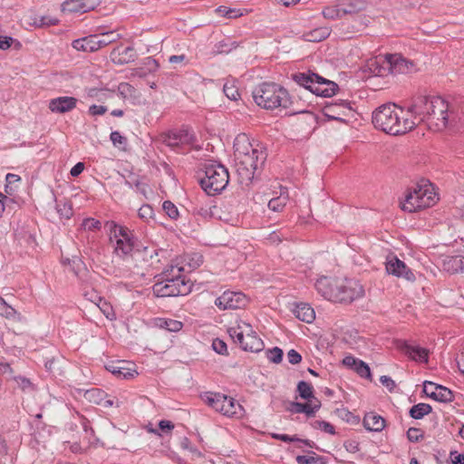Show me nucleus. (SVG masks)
<instances>
[{
  "mask_svg": "<svg viewBox=\"0 0 464 464\" xmlns=\"http://www.w3.org/2000/svg\"><path fill=\"white\" fill-rule=\"evenodd\" d=\"M431 407L426 403H419L411 407L410 415L411 418L420 420L431 411Z\"/></svg>",
  "mask_w": 464,
  "mask_h": 464,
  "instance_id": "34",
  "label": "nucleus"
},
{
  "mask_svg": "<svg viewBox=\"0 0 464 464\" xmlns=\"http://www.w3.org/2000/svg\"><path fill=\"white\" fill-rule=\"evenodd\" d=\"M215 12L219 16L227 18H237L242 15V13L239 10L227 8L226 6H218L216 8Z\"/></svg>",
  "mask_w": 464,
  "mask_h": 464,
  "instance_id": "43",
  "label": "nucleus"
},
{
  "mask_svg": "<svg viewBox=\"0 0 464 464\" xmlns=\"http://www.w3.org/2000/svg\"><path fill=\"white\" fill-rule=\"evenodd\" d=\"M329 34L328 29H316L312 34V39L311 41H321L322 39H324Z\"/></svg>",
  "mask_w": 464,
  "mask_h": 464,
  "instance_id": "57",
  "label": "nucleus"
},
{
  "mask_svg": "<svg viewBox=\"0 0 464 464\" xmlns=\"http://www.w3.org/2000/svg\"><path fill=\"white\" fill-rule=\"evenodd\" d=\"M401 350L411 359H412L416 362H428L429 351L425 348H422L419 345L405 343L401 347Z\"/></svg>",
  "mask_w": 464,
  "mask_h": 464,
  "instance_id": "25",
  "label": "nucleus"
},
{
  "mask_svg": "<svg viewBox=\"0 0 464 464\" xmlns=\"http://www.w3.org/2000/svg\"><path fill=\"white\" fill-rule=\"evenodd\" d=\"M138 215L140 218L148 220L153 217V208L150 205H143L140 208Z\"/></svg>",
  "mask_w": 464,
  "mask_h": 464,
  "instance_id": "54",
  "label": "nucleus"
},
{
  "mask_svg": "<svg viewBox=\"0 0 464 464\" xmlns=\"http://www.w3.org/2000/svg\"><path fill=\"white\" fill-rule=\"evenodd\" d=\"M236 170L241 183L251 181L256 171L266 159V153L258 143L253 144L245 134L238 135L234 142Z\"/></svg>",
  "mask_w": 464,
  "mask_h": 464,
  "instance_id": "1",
  "label": "nucleus"
},
{
  "mask_svg": "<svg viewBox=\"0 0 464 464\" xmlns=\"http://www.w3.org/2000/svg\"><path fill=\"white\" fill-rule=\"evenodd\" d=\"M162 142L169 147L176 148L183 144H189L193 141V134L188 130L181 129L171 130L162 135Z\"/></svg>",
  "mask_w": 464,
  "mask_h": 464,
  "instance_id": "17",
  "label": "nucleus"
},
{
  "mask_svg": "<svg viewBox=\"0 0 464 464\" xmlns=\"http://www.w3.org/2000/svg\"><path fill=\"white\" fill-rule=\"evenodd\" d=\"M58 20L50 16H39L35 17L33 24L36 27H44L57 24Z\"/></svg>",
  "mask_w": 464,
  "mask_h": 464,
  "instance_id": "45",
  "label": "nucleus"
},
{
  "mask_svg": "<svg viewBox=\"0 0 464 464\" xmlns=\"http://www.w3.org/2000/svg\"><path fill=\"white\" fill-rule=\"evenodd\" d=\"M77 104V99L74 97L62 96L52 99L49 102V109L53 112L65 113L72 111Z\"/></svg>",
  "mask_w": 464,
  "mask_h": 464,
  "instance_id": "21",
  "label": "nucleus"
},
{
  "mask_svg": "<svg viewBox=\"0 0 464 464\" xmlns=\"http://www.w3.org/2000/svg\"><path fill=\"white\" fill-rule=\"evenodd\" d=\"M6 184L5 186V192L8 195H13L21 181V178L13 173H8L5 177Z\"/></svg>",
  "mask_w": 464,
  "mask_h": 464,
  "instance_id": "37",
  "label": "nucleus"
},
{
  "mask_svg": "<svg viewBox=\"0 0 464 464\" xmlns=\"http://www.w3.org/2000/svg\"><path fill=\"white\" fill-rule=\"evenodd\" d=\"M437 200L432 185L426 183L410 189L401 206L402 210L412 213L433 206Z\"/></svg>",
  "mask_w": 464,
  "mask_h": 464,
  "instance_id": "7",
  "label": "nucleus"
},
{
  "mask_svg": "<svg viewBox=\"0 0 464 464\" xmlns=\"http://www.w3.org/2000/svg\"><path fill=\"white\" fill-rule=\"evenodd\" d=\"M440 385H438L434 382H424L423 383V392L430 397V398H434V396L436 395V392L439 389Z\"/></svg>",
  "mask_w": 464,
  "mask_h": 464,
  "instance_id": "51",
  "label": "nucleus"
},
{
  "mask_svg": "<svg viewBox=\"0 0 464 464\" xmlns=\"http://www.w3.org/2000/svg\"><path fill=\"white\" fill-rule=\"evenodd\" d=\"M430 113L426 123L433 130H442L447 128L450 120L448 102L439 96H433V103L430 105Z\"/></svg>",
  "mask_w": 464,
  "mask_h": 464,
  "instance_id": "12",
  "label": "nucleus"
},
{
  "mask_svg": "<svg viewBox=\"0 0 464 464\" xmlns=\"http://www.w3.org/2000/svg\"><path fill=\"white\" fill-rule=\"evenodd\" d=\"M341 108L343 110V115H345V111H350L352 110L347 102H342L341 103H332L325 106V115L334 120H340V113H338V115H335V113H337V110Z\"/></svg>",
  "mask_w": 464,
  "mask_h": 464,
  "instance_id": "31",
  "label": "nucleus"
},
{
  "mask_svg": "<svg viewBox=\"0 0 464 464\" xmlns=\"http://www.w3.org/2000/svg\"><path fill=\"white\" fill-rule=\"evenodd\" d=\"M72 46L81 52L92 53L100 50L97 38L95 34H91L72 43Z\"/></svg>",
  "mask_w": 464,
  "mask_h": 464,
  "instance_id": "23",
  "label": "nucleus"
},
{
  "mask_svg": "<svg viewBox=\"0 0 464 464\" xmlns=\"http://www.w3.org/2000/svg\"><path fill=\"white\" fill-rule=\"evenodd\" d=\"M266 357L270 362L279 363L283 358V351L278 347L269 349L266 352Z\"/></svg>",
  "mask_w": 464,
  "mask_h": 464,
  "instance_id": "48",
  "label": "nucleus"
},
{
  "mask_svg": "<svg viewBox=\"0 0 464 464\" xmlns=\"http://www.w3.org/2000/svg\"><path fill=\"white\" fill-rule=\"evenodd\" d=\"M386 270L388 274L393 275L397 277H402L407 281L413 282L415 276L412 271L405 265L404 262L401 261L397 256H389L385 263Z\"/></svg>",
  "mask_w": 464,
  "mask_h": 464,
  "instance_id": "15",
  "label": "nucleus"
},
{
  "mask_svg": "<svg viewBox=\"0 0 464 464\" xmlns=\"http://www.w3.org/2000/svg\"><path fill=\"white\" fill-rule=\"evenodd\" d=\"M121 364L123 362H119L118 364H111L106 366V369L111 372L112 374L116 375L119 378L122 379H131L135 375L138 374L135 369L127 368Z\"/></svg>",
  "mask_w": 464,
  "mask_h": 464,
  "instance_id": "30",
  "label": "nucleus"
},
{
  "mask_svg": "<svg viewBox=\"0 0 464 464\" xmlns=\"http://www.w3.org/2000/svg\"><path fill=\"white\" fill-rule=\"evenodd\" d=\"M17 314L14 308L9 305L4 298L0 296V315L7 319H14Z\"/></svg>",
  "mask_w": 464,
  "mask_h": 464,
  "instance_id": "42",
  "label": "nucleus"
},
{
  "mask_svg": "<svg viewBox=\"0 0 464 464\" xmlns=\"http://www.w3.org/2000/svg\"><path fill=\"white\" fill-rule=\"evenodd\" d=\"M389 55L370 59L365 66L372 76L384 77L390 73Z\"/></svg>",
  "mask_w": 464,
  "mask_h": 464,
  "instance_id": "19",
  "label": "nucleus"
},
{
  "mask_svg": "<svg viewBox=\"0 0 464 464\" xmlns=\"http://www.w3.org/2000/svg\"><path fill=\"white\" fill-rule=\"evenodd\" d=\"M363 426L371 431H381L385 427V420L382 416L370 412L363 418Z\"/></svg>",
  "mask_w": 464,
  "mask_h": 464,
  "instance_id": "27",
  "label": "nucleus"
},
{
  "mask_svg": "<svg viewBox=\"0 0 464 464\" xmlns=\"http://www.w3.org/2000/svg\"><path fill=\"white\" fill-rule=\"evenodd\" d=\"M248 303V299L241 292L225 291L220 296H218L215 304L222 309H241L244 308Z\"/></svg>",
  "mask_w": 464,
  "mask_h": 464,
  "instance_id": "13",
  "label": "nucleus"
},
{
  "mask_svg": "<svg viewBox=\"0 0 464 464\" xmlns=\"http://www.w3.org/2000/svg\"><path fill=\"white\" fill-rule=\"evenodd\" d=\"M14 381L24 392H31L34 391V385L28 378L24 376H14Z\"/></svg>",
  "mask_w": 464,
  "mask_h": 464,
  "instance_id": "44",
  "label": "nucleus"
},
{
  "mask_svg": "<svg viewBox=\"0 0 464 464\" xmlns=\"http://www.w3.org/2000/svg\"><path fill=\"white\" fill-rule=\"evenodd\" d=\"M203 400L216 411L227 417H240L243 414L242 406L232 397L221 393H206Z\"/></svg>",
  "mask_w": 464,
  "mask_h": 464,
  "instance_id": "11",
  "label": "nucleus"
},
{
  "mask_svg": "<svg viewBox=\"0 0 464 464\" xmlns=\"http://www.w3.org/2000/svg\"><path fill=\"white\" fill-rule=\"evenodd\" d=\"M407 437L410 441L417 442L423 437V432L417 428H410L407 431Z\"/></svg>",
  "mask_w": 464,
  "mask_h": 464,
  "instance_id": "53",
  "label": "nucleus"
},
{
  "mask_svg": "<svg viewBox=\"0 0 464 464\" xmlns=\"http://www.w3.org/2000/svg\"><path fill=\"white\" fill-rule=\"evenodd\" d=\"M100 4V0H66L63 4L64 13H87L93 10Z\"/></svg>",
  "mask_w": 464,
  "mask_h": 464,
  "instance_id": "18",
  "label": "nucleus"
},
{
  "mask_svg": "<svg viewBox=\"0 0 464 464\" xmlns=\"http://www.w3.org/2000/svg\"><path fill=\"white\" fill-rule=\"evenodd\" d=\"M314 286L318 294L332 302L352 303L364 295L362 285L353 278L322 276Z\"/></svg>",
  "mask_w": 464,
  "mask_h": 464,
  "instance_id": "2",
  "label": "nucleus"
},
{
  "mask_svg": "<svg viewBox=\"0 0 464 464\" xmlns=\"http://www.w3.org/2000/svg\"><path fill=\"white\" fill-rule=\"evenodd\" d=\"M359 359H356L355 357L352 355H347L343 359V364L349 368V369H354L356 363L358 362Z\"/></svg>",
  "mask_w": 464,
  "mask_h": 464,
  "instance_id": "63",
  "label": "nucleus"
},
{
  "mask_svg": "<svg viewBox=\"0 0 464 464\" xmlns=\"http://www.w3.org/2000/svg\"><path fill=\"white\" fill-rule=\"evenodd\" d=\"M111 140L114 146H117L125 143L126 138L123 137L119 131L115 130L111 133Z\"/></svg>",
  "mask_w": 464,
  "mask_h": 464,
  "instance_id": "60",
  "label": "nucleus"
},
{
  "mask_svg": "<svg viewBox=\"0 0 464 464\" xmlns=\"http://www.w3.org/2000/svg\"><path fill=\"white\" fill-rule=\"evenodd\" d=\"M163 210L165 213L172 219H176L179 217V210L177 207L169 200L163 202L162 205Z\"/></svg>",
  "mask_w": 464,
  "mask_h": 464,
  "instance_id": "49",
  "label": "nucleus"
},
{
  "mask_svg": "<svg viewBox=\"0 0 464 464\" xmlns=\"http://www.w3.org/2000/svg\"><path fill=\"white\" fill-rule=\"evenodd\" d=\"M288 200H289L288 192H287V189L285 188L281 189L279 196L272 198L268 201L267 206L270 210L278 213V212L283 211V209L286 206Z\"/></svg>",
  "mask_w": 464,
  "mask_h": 464,
  "instance_id": "29",
  "label": "nucleus"
},
{
  "mask_svg": "<svg viewBox=\"0 0 464 464\" xmlns=\"http://www.w3.org/2000/svg\"><path fill=\"white\" fill-rule=\"evenodd\" d=\"M317 459L314 456L299 455L296 457L298 464H313L315 463Z\"/></svg>",
  "mask_w": 464,
  "mask_h": 464,
  "instance_id": "61",
  "label": "nucleus"
},
{
  "mask_svg": "<svg viewBox=\"0 0 464 464\" xmlns=\"http://www.w3.org/2000/svg\"><path fill=\"white\" fill-rule=\"evenodd\" d=\"M293 80L318 96L331 97L335 94L338 88L335 82L325 80L316 73H295Z\"/></svg>",
  "mask_w": 464,
  "mask_h": 464,
  "instance_id": "10",
  "label": "nucleus"
},
{
  "mask_svg": "<svg viewBox=\"0 0 464 464\" xmlns=\"http://www.w3.org/2000/svg\"><path fill=\"white\" fill-rule=\"evenodd\" d=\"M56 210L61 218L65 219H69L73 213L71 202L65 199L56 201Z\"/></svg>",
  "mask_w": 464,
  "mask_h": 464,
  "instance_id": "35",
  "label": "nucleus"
},
{
  "mask_svg": "<svg viewBox=\"0 0 464 464\" xmlns=\"http://www.w3.org/2000/svg\"><path fill=\"white\" fill-rule=\"evenodd\" d=\"M84 396L89 401L92 403L102 404L104 398L106 397V394L104 392L99 389H91L86 391Z\"/></svg>",
  "mask_w": 464,
  "mask_h": 464,
  "instance_id": "38",
  "label": "nucleus"
},
{
  "mask_svg": "<svg viewBox=\"0 0 464 464\" xmlns=\"http://www.w3.org/2000/svg\"><path fill=\"white\" fill-rule=\"evenodd\" d=\"M297 392L300 397L304 400L311 401L314 400V398L313 386L304 381H301L298 382Z\"/></svg>",
  "mask_w": 464,
  "mask_h": 464,
  "instance_id": "36",
  "label": "nucleus"
},
{
  "mask_svg": "<svg viewBox=\"0 0 464 464\" xmlns=\"http://www.w3.org/2000/svg\"><path fill=\"white\" fill-rule=\"evenodd\" d=\"M107 111V107L102 105H92L89 108L90 114L96 116V115H102Z\"/></svg>",
  "mask_w": 464,
  "mask_h": 464,
  "instance_id": "62",
  "label": "nucleus"
},
{
  "mask_svg": "<svg viewBox=\"0 0 464 464\" xmlns=\"http://www.w3.org/2000/svg\"><path fill=\"white\" fill-rule=\"evenodd\" d=\"M228 334L244 351L257 353L263 350L264 343L250 324L238 320L227 330Z\"/></svg>",
  "mask_w": 464,
  "mask_h": 464,
  "instance_id": "8",
  "label": "nucleus"
},
{
  "mask_svg": "<svg viewBox=\"0 0 464 464\" xmlns=\"http://www.w3.org/2000/svg\"><path fill=\"white\" fill-rule=\"evenodd\" d=\"M433 103V96H419L413 103L406 110L409 117H412L417 123L418 121H426L429 116L430 105Z\"/></svg>",
  "mask_w": 464,
  "mask_h": 464,
  "instance_id": "14",
  "label": "nucleus"
},
{
  "mask_svg": "<svg viewBox=\"0 0 464 464\" xmlns=\"http://www.w3.org/2000/svg\"><path fill=\"white\" fill-rule=\"evenodd\" d=\"M323 14L324 18L326 19H337L343 17L344 14L343 13L342 6L339 5H333V6H326L323 10Z\"/></svg>",
  "mask_w": 464,
  "mask_h": 464,
  "instance_id": "39",
  "label": "nucleus"
},
{
  "mask_svg": "<svg viewBox=\"0 0 464 464\" xmlns=\"http://www.w3.org/2000/svg\"><path fill=\"white\" fill-rule=\"evenodd\" d=\"M84 229L94 231L101 228V222L92 218H85L82 224Z\"/></svg>",
  "mask_w": 464,
  "mask_h": 464,
  "instance_id": "50",
  "label": "nucleus"
},
{
  "mask_svg": "<svg viewBox=\"0 0 464 464\" xmlns=\"http://www.w3.org/2000/svg\"><path fill=\"white\" fill-rule=\"evenodd\" d=\"M315 427L324 430V432L329 433V434L335 433L334 426L331 423L326 422V421H316Z\"/></svg>",
  "mask_w": 464,
  "mask_h": 464,
  "instance_id": "58",
  "label": "nucleus"
},
{
  "mask_svg": "<svg viewBox=\"0 0 464 464\" xmlns=\"http://www.w3.org/2000/svg\"><path fill=\"white\" fill-rule=\"evenodd\" d=\"M253 98L258 106L266 110L287 108L291 104L287 91L276 83L260 84L254 90Z\"/></svg>",
  "mask_w": 464,
  "mask_h": 464,
  "instance_id": "6",
  "label": "nucleus"
},
{
  "mask_svg": "<svg viewBox=\"0 0 464 464\" xmlns=\"http://www.w3.org/2000/svg\"><path fill=\"white\" fill-rule=\"evenodd\" d=\"M433 400L440 402H449L453 400V393L450 389L440 385Z\"/></svg>",
  "mask_w": 464,
  "mask_h": 464,
  "instance_id": "41",
  "label": "nucleus"
},
{
  "mask_svg": "<svg viewBox=\"0 0 464 464\" xmlns=\"http://www.w3.org/2000/svg\"><path fill=\"white\" fill-rule=\"evenodd\" d=\"M160 327L166 328L169 332H179L182 328V323L177 320H164L160 324Z\"/></svg>",
  "mask_w": 464,
  "mask_h": 464,
  "instance_id": "47",
  "label": "nucleus"
},
{
  "mask_svg": "<svg viewBox=\"0 0 464 464\" xmlns=\"http://www.w3.org/2000/svg\"><path fill=\"white\" fill-rule=\"evenodd\" d=\"M110 57L116 64H125L135 60L136 53L132 47H117L112 50Z\"/></svg>",
  "mask_w": 464,
  "mask_h": 464,
  "instance_id": "22",
  "label": "nucleus"
},
{
  "mask_svg": "<svg viewBox=\"0 0 464 464\" xmlns=\"http://www.w3.org/2000/svg\"><path fill=\"white\" fill-rule=\"evenodd\" d=\"M183 266H171L162 273V280L154 284L153 294L158 297L177 296L186 295L188 287L182 276Z\"/></svg>",
  "mask_w": 464,
  "mask_h": 464,
  "instance_id": "5",
  "label": "nucleus"
},
{
  "mask_svg": "<svg viewBox=\"0 0 464 464\" xmlns=\"http://www.w3.org/2000/svg\"><path fill=\"white\" fill-rule=\"evenodd\" d=\"M450 460L452 464H464V454L458 453L457 451H451Z\"/></svg>",
  "mask_w": 464,
  "mask_h": 464,
  "instance_id": "64",
  "label": "nucleus"
},
{
  "mask_svg": "<svg viewBox=\"0 0 464 464\" xmlns=\"http://www.w3.org/2000/svg\"><path fill=\"white\" fill-rule=\"evenodd\" d=\"M212 347H213L214 351L219 354L227 353V343L220 339H215L212 343Z\"/></svg>",
  "mask_w": 464,
  "mask_h": 464,
  "instance_id": "56",
  "label": "nucleus"
},
{
  "mask_svg": "<svg viewBox=\"0 0 464 464\" xmlns=\"http://www.w3.org/2000/svg\"><path fill=\"white\" fill-rule=\"evenodd\" d=\"M174 429V424L170 420H162L159 422V430L162 434H169Z\"/></svg>",
  "mask_w": 464,
  "mask_h": 464,
  "instance_id": "55",
  "label": "nucleus"
},
{
  "mask_svg": "<svg viewBox=\"0 0 464 464\" xmlns=\"http://www.w3.org/2000/svg\"><path fill=\"white\" fill-rule=\"evenodd\" d=\"M321 407V402L316 398L308 401L305 403L294 402L292 404V411L296 413H305L308 417H312Z\"/></svg>",
  "mask_w": 464,
  "mask_h": 464,
  "instance_id": "26",
  "label": "nucleus"
},
{
  "mask_svg": "<svg viewBox=\"0 0 464 464\" xmlns=\"http://www.w3.org/2000/svg\"><path fill=\"white\" fill-rule=\"evenodd\" d=\"M108 231L109 246L111 248V261L120 264L132 257L137 247V238L127 227L108 221L105 225Z\"/></svg>",
  "mask_w": 464,
  "mask_h": 464,
  "instance_id": "4",
  "label": "nucleus"
},
{
  "mask_svg": "<svg viewBox=\"0 0 464 464\" xmlns=\"http://www.w3.org/2000/svg\"><path fill=\"white\" fill-rule=\"evenodd\" d=\"M389 69L392 74H408L417 70L416 64L401 54H389Z\"/></svg>",
  "mask_w": 464,
  "mask_h": 464,
  "instance_id": "16",
  "label": "nucleus"
},
{
  "mask_svg": "<svg viewBox=\"0 0 464 464\" xmlns=\"http://www.w3.org/2000/svg\"><path fill=\"white\" fill-rule=\"evenodd\" d=\"M443 269L450 273L464 272V256H447L443 259Z\"/></svg>",
  "mask_w": 464,
  "mask_h": 464,
  "instance_id": "28",
  "label": "nucleus"
},
{
  "mask_svg": "<svg viewBox=\"0 0 464 464\" xmlns=\"http://www.w3.org/2000/svg\"><path fill=\"white\" fill-rule=\"evenodd\" d=\"M228 179V171L223 165L209 163L205 166L204 177L200 178V184L208 195H215L226 188Z\"/></svg>",
  "mask_w": 464,
  "mask_h": 464,
  "instance_id": "9",
  "label": "nucleus"
},
{
  "mask_svg": "<svg viewBox=\"0 0 464 464\" xmlns=\"http://www.w3.org/2000/svg\"><path fill=\"white\" fill-rule=\"evenodd\" d=\"M287 360L291 364H297L301 362L302 356L299 353H297L295 350L291 349L287 353Z\"/></svg>",
  "mask_w": 464,
  "mask_h": 464,
  "instance_id": "59",
  "label": "nucleus"
},
{
  "mask_svg": "<svg viewBox=\"0 0 464 464\" xmlns=\"http://www.w3.org/2000/svg\"><path fill=\"white\" fill-rule=\"evenodd\" d=\"M372 123L377 129L391 135L404 134L416 126L414 119L409 117L406 110L391 103L382 105L373 111Z\"/></svg>",
  "mask_w": 464,
  "mask_h": 464,
  "instance_id": "3",
  "label": "nucleus"
},
{
  "mask_svg": "<svg viewBox=\"0 0 464 464\" xmlns=\"http://www.w3.org/2000/svg\"><path fill=\"white\" fill-rule=\"evenodd\" d=\"M223 92L225 95L231 101H237L240 97L238 89L235 84V82H227L224 84Z\"/></svg>",
  "mask_w": 464,
  "mask_h": 464,
  "instance_id": "40",
  "label": "nucleus"
},
{
  "mask_svg": "<svg viewBox=\"0 0 464 464\" xmlns=\"http://www.w3.org/2000/svg\"><path fill=\"white\" fill-rule=\"evenodd\" d=\"M292 312L298 320L307 324L313 323L315 319L314 308L306 303L295 304Z\"/></svg>",
  "mask_w": 464,
  "mask_h": 464,
  "instance_id": "24",
  "label": "nucleus"
},
{
  "mask_svg": "<svg viewBox=\"0 0 464 464\" xmlns=\"http://www.w3.org/2000/svg\"><path fill=\"white\" fill-rule=\"evenodd\" d=\"M15 43V48L19 49L21 47V44L12 37L9 36H0V49L6 50L11 47L12 44Z\"/></svg>",
  "mask_w": 464,
  "mask_h": 464,
  "instance_id": "52",
  "label": "nucleus"
},
{
  "mask_svg": "<svg viewBox=\"0 0 464 464\" xmlns=\"http://www.w3.org/2000/svg\"><path fill=\"white\" fill-rule=\"evenodd\" d=\"M353 370L362 378L371 379L372 377L370 367L362 360L358 361Z\"/></svg>",
  "mask_w": 464,
  "mask_h": 464,
  "instance_id": "46",
  "label": "nucleus"
},
{
  "mask_svg": "<svg viewBox=\"0 0 464 464\" xmlns=\"http://www.w3.org/2000/svg\"><path fill=\"white\" fill-rule=\"evenodd\" d=\"M340 5L344 14H353L363 10L365 3L362 0H346V2Z\"/></svg>",
  "mask_w": 464,
  "mask_h": 464,
  "instance_id": "32",
  "label": "nucleus"
},
{
  "mask_svg": "<svg viewBox=\"0 0 464 464\" xmlns=\"http://www.w3.org/2000/svg\"><path fill=\"white\" fill-rule=\"evenodd\" d=\"M95 35L100 49L116 42L120 38V34L113 31L96 34Z\"/></svg>",
  "mask_w": 464,
  "mask_h": 464,
  "instance_id": "33",
  "label": "nucleus"
},
{
  "mask_svg": "<svg viewBox=\"0 0 464 464\" xmlns=\"http://www.w3.org/2000/svg\"><path fill=\"white\" fill-rule=\"evenodd\" d=\"M368 19L363 15H356L351 22H344L341 25V30L348 38L353 34L362 33L367 27Z\"/></svg>",
  "mask_w": 464,
  "mask_h": 464,
  "instance_id": "20",
  "label": "nucleus"
}]
</instances>
